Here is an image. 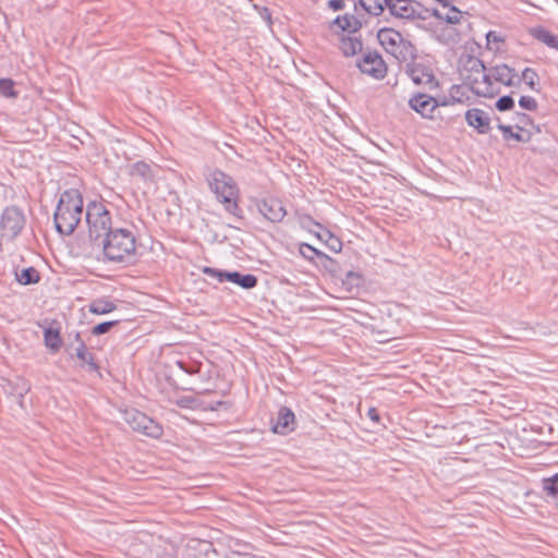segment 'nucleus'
<instances>
[{
    "label": "nucleus",
    "mask_w": 558,
    "mask_h": 558,
    "mask_svg": "<svg viewBox=\"0 0 558 558\" xmlns=\"http://www.w3.org/2000/svg\"><path fill=\"white\" fill-rule=\"evenodd\" d=\"M137 240L132 229L114 228L102 241L106 262L131 264L136 257Z\"/></svg>",
    "instance_id": "nucleus-1"
},
{
    "label": "nucleus",
    "mask_w": 558,
    "mask_h": 558,
    "mask_svg": "<svg viewBox=\"0 0 558 558\" xmlns=\"http://www.w3.org/2000/svg\"><path fill=\"white\" fill-rule=\"evenodd\" d=\"M83 215V197L75 189L64 191L59 198L53 220L57 231L62 235L73 233Z\"/></svg>",
    "instance_id": "nucleus-2"
},
{
    "label": "nucleus",
    "mask_w": 558,
    "mask_h": 558,
    "mask_svg": "<svg viewBox=\"0 0 558 558\" xmlns=\"http://www.w3.org/2000/svg\"><path fill=\"white\" fill-rule=\"evenodd\" d=\"M460 75L475 95L488 97V73L482 60L473 56L462 58Z\"/></svg>",
    "instance_id": "nucleus-3"
},
{
    "label": "nucleus",
    "mask_w": 558,
    "mask_h": 558,
    "mask_svg": "<svg viewBox=\"0 0 558 558\" xmlns=\"http://www.w3.org/2000/svg\"><path fill=\"white\" fill-rule=\"evenodd\" d=\"M208 184L210 190L216 194V197L225 206V209L235 215L238 206L239 189L234 180L221 170H214L208 177Z\"/></svg>",
    "instance_id": "nucleus-4"
},
{
    "label": "nucleus",
    "mask_w": 558,
    "mask_h": 558,
    "mask_svg": "<svg viewBox=\"0 0 558 558\" xmlns=\"http://www.w3.org/2000/svg\"><path fill=\"white\" fill-rule=\"evenodd\" d=\"M27 225L24 210L16 205L5 206L0 211V245L17 239Z\"/></svg>",
    "instance_id": "nucleus-5"
},
{
    "label": "nucleus",
    "mask_w": 558,
    "mask_h": 558,
    "mask_svg": "<svg viewBox=\"0 0 558 558\" xmlns=\"http://www.w3.org/2000/svg\"><path fill=\"white\" fill-rule=\"evenodd\" d=\"M86 222L90 239L106 236L112 228L110 211L102 203L92 202L86 208Z\"/></svg>",
    "instance_id": "nucleus-6"
},
{
    "label": "nucleus",
    "mask_w": 558,
    "mask_h": 558,
    "mask_svg": "<svg viewBox=\"0 0 558 558\" xmlns=\"http://www.w3.org/2000/svg\"><path fill=\"white\" fill-rule=\"evenodd\" d=\"M122 418L133 430L145 436L159 438L162 435L161 425L136 409L123 410Z\"/></svg>",
    "instance_id": "nucleus-7"
},
{
    "label": "nucleus",
    "mask_w": 558,
    "mask_h": 558,
    "mask_svg": "<svg viewBox=\"0 0 558 558\" xmlns=\"http://www.w3.org/2000/svg\"><path fill=\"white\" fill-rule=\"evenodd\" d=\"M388 12L400 20H426L430 10L415 0H388Z\"/></svg>",
    "instance_id": "nucleus-8"
},
{
    "label": "nucleus",
    "mask_w": 558,
    "mask_h": 558,
    "mask_svg": "<svg viewBox=\"0 0 558 558\" xmlns=\"http://www.w3.org/2000/svg\"><path fill=\"white\" fill-rule=\"evenodd\" d=\"M405 72L416 85H422L428 89H434L438 86L433 69L418 58L405 66Z\"/></svg>",
    "instance_id": "nucleus-9"
},
{
    "label": "nucleus",
    "mask_w": 558,
    "mask_h": 558,
    "mask_svg": "<svg viewBox=\"0 0 558 558\" xmlns=\"http://www.w3.org/2000/svg\"><path fill=\"white\" fill-rule=\"evenodd\" d=\"M356 65L363 74L374 80H383L387 74V65L377 52H365Z\"/></svg>",
    "instance_id": "nucleus-10"
},
{
    "label": "nucleus",
    "mask_w": 558,
    "mask_h": 558,
    "mask_svg": "<svg viewBox=\"0 0 558 558\" xmlns=\"http://www.w3.org/2000/svg\"><path fill=\"white\" fill-rule=\"evenodd\" d=\"M204 272L217 277L220 282L230 281L240 286L243 289H253L257 284V278L252 274H241L238 271H221L210 267H206Z\"/></svg>",
    "instance_id": "nucleus-11"
},
{
    "label": "nucleus",
    "mask_w": 558,
    "mask_h": 558,
    "mask_svg": "<svg viewBox=\"0 0 558 558\" xmlns=\"http://www.w3.org/2000/svg\"><path fill=\"white\" fill-rule=\"evenodd\" d=\"M305 220L315 227V230L310 229V232L315 234L318 240L324 242L330 251L339 253L342 250V242L336 235H333L331 231L324 228L320 223L315 222L310 216L304 217L302 223H304Z\"/></svg>",
    "instance_id": "nucleus-12"
},
{
    "label": "nucleus",
    "mask_w": 558,
    "mask_h": 558,
    "mask_svg": "<svg viewBox=\"0 0 558 558\" xmlns=\"http://www.w3.org/2000/svg\"><path fill=\"white\" fill-rule=\"evenodd\" d=\"M259 213L271 222H280L287 215L282 202L278 198H266L258 205Z\"/></svg>",
    "instance_id": "nucleus-13"
},
{
    "label": "nucleus",
    "mask_w": 558,
    "mask_h": 558,
    "mask_svg": "<svg viewBox=\"0 0 558 558\" xmlns=\"http://www.w3.org/2000/svg\"><path fill=\"white\" fill-rule=\"evenodd\" d=\"M410 107L420 113L423 118H432L438 102L432 96L426 94H416L409 100Z\"/></svg>",
    "instance_id": "nucleus-14"
},
{
    "label": "nucleus",
    "mask_w": 558,
    "mask_h": 558,
    "mask_svg": "<svg viewBox=\"0 0 558 558\" xmlns=\"http://www.w3.org/2000/svg\"><path fill=\"white\" fill-rule=\"evenodd\" d=\"M75 341L78 344L73 348V353H71V355L76 356L81 361V366H87L90 372H98L99 366L96 363L93 353L88 351L85 342L81 339V335L78 332L75 333Z\"/></svg>",
    "instance_id": "nucleus-15"
},
{
    "label": "nucleus",
    "mask_w": 558,
    "mask_h": 558,
    "mask_svg": "<svg viewBox=\"0 0 558 558\" xmlns=\"http://www.w3.org/2000/svg\"><path fill=\"white\" fill-rule=\"evenodd\" d=\"M294 427L295 416L292 410L287 407L280 408L277 420L272 425L274 433L287 435L288 433L294 430Z\"/></svg>",
    "instance_id": "nucleus-16"
},
{
    "label": "nucleus",
    "mask_w": 558,
    "mask_h": 558,
    "mask_svg": "<svg viewBox=\"0 0 558 558\" xmlns=\"http://www.w3.org/2000/svg\"><path fill=\"white\" fill-rule=\"evenodd\" d=\"M417 50L415 46L403 38L400 40V45L396 47L390 54L393 56L399 62L405 63V66L417 58Z\"/></svg>",
    "instance_id": "nucleus-17"
},
{
    "label": "nucleus",
    "mask_w": 558,
    "mask_h": 558,
    "mask_svg": "<svg viewBox=\"0 0 558 558\" xmlns=\"http://www.w3.org/2000/svg\"><path fill=\"white\" fill-rule=\"evenodd\" d=\"M339 49L343 56L352 57L363 50V43L356 34L342 35L339 41Z\"/></svg>",
    "instance_id": "nucleus-18"
},
{
    "label": "nucleus",
    "mask_w": 558,
    "mask_h": 558,
    "mask_svg": "<svg viewBox=\"0 0 558 558\" xmlns=\"http://www.w3.org/2000/svg\"><path fill=\"white\" fill-rule=\"evenodd\" d=\"M402 37L401 33L393 28H381L377 34L380 45L388 53L400 45Z\"/></svg>",
    "instance_id": "nucleus-19"
},
{
    "label": "nucleus",
    "mask_w": 558,
    "mask_h": 558,
    "mask_svg": "<svg viewBox=\"0 0 558 558\" xmlns=\"http://www.w3.org/2000/svg\"><path fill=\"white\" fill-rule=\"evenodd\" d=\"M441 7L439 9H435L433 14L441 21H445L449 24H458L461 21L462 12L456 7L449 5L447 1L440 2Z\"/></svg>",
    "instance_id": "nucleus-20"
},
{
    "label": "nucleus",
    "mask_w": 558,
    "mask_h": 558,
    "mask_svg": "<svg viewBox=\"0 0 558 558\" xmlns=\"http://www.w3.org/2000/svg\"><path fill=\"white\" fill-rule=\"evenodd\" d=\"M515 77L517 74L514 73V70L506 64H499L490 68V78H494L496 82L506 86L513 85Z\"/></svg>",
    "instance_id": "nucleus-21"
},
{
    "label": "nucleus",
    "mask_w": 558,
    "mask_h": 558,
    "mask_svg": "<svg viewBox=\"0 0 558 558\" xmlns=\"http://www.w3.org/2000/svg\"><path fill=\"white\" fill-rule=\"evenodd\" d=\"M469 125L478 130L480 133L488 131V118L486 113L477 108L469 109L465 113Z\"/></svg>",
    "instance_id": "nucleus-22"
},
{
    "label": "nucleus",
    "mask_w": 558,
    "mask_h": 558,
    "mask_svg": "<svg viewBox=\"0 0 558 558\" xmlns=\"http://www.w3.org/2000/svg\"><path fill=\"white\" fill-rule=\"evenodd\" d=\"M529 34L536 40L545 44L547 47L558 51V36L550 33L543 26L532 27Z\"/></svg>",
    "instance_id": "nucleus-23"
},
{
    "label": "nucleus",
    "mask_w": 558,
    "mask_h": 558,
    "mask_svg": "<svg viewBox=\"0 0 558 558\" xmlns=\"http://www.w3.org/2000/svg\"><path fill=\"white\" fill-rule=\"evenodd\" d=\"M515 128L518 129L517 132L513 131L511 125L498 124V129L502 132L504 140L506 141L526 143L531 140V134L523 130V126L515 124Z\"/></svg>",
    "instance_id": "nucleus-24"
},
{
    "label": "nucleus",
    "mask_w": 558,
    "mask_h": 558,
    "mask_svg": "<svg viewBox=\"0 0 558 558\" xmlns=\"http://www.w3.org/2000/svg\"><path fill=\"white\" fill-rule=\"evenodd\" d=\"M332 24L348 34H355L361 27V22L353 15L338 16L333 20Z\"/></svg>",
    "instance_id": "nucleus-25"
},
{
    "label": "nucleus",
    "mask_w": 558,
    "mask_h": 558,
    "mask_svg": "<svg viewBox=\"0 0 558 558\" xmlns=\"http://www.w3.org/2000/svg\"><path fill=\"white\" fill-rule=\"evenodd\" d=\"M117 308L114 302L107 298H99L92 301L88 305V311L92 314L105 315L113 312Z\"/></svg>",
    "instance_id": "nucleus-26"
},
{
    "label": "nucleus",
    "mask_w": 558,
    "mask_h": 558,
    "mask_svg": "<svg viewBox=\"0 0 558 558\" xmlns=\"http://www.w3.org/2000/svg\"><path fill=\"white\" fill-rule=\"evenodd\" d=\"M45 345L52 352H57L62 345V339L59 329L52 327L45 328L44 330Z\"/></svg>",
    "instance_id": "nucleus-27"
},
{
    "label": "nucleus",
    "mask_w": 558,
    "mask_h": 558,
    "mask_svg": "<svg viewBox=\"0 0 558 558\" xmlns=\"http://www.w3.org/2000/svg\"><path fill=\"white\" fill-rule=\"evenodd\" d=\"M130 174L134 178L142 179L143 181H149L154 177L151 167L145 161H137L133 163L130 168Z\"/></svg>",
    "instance_id": "nucleus-28"
},
{
    "label": "nucleus",
    "mask_w": 558,
    "mask_h": 558,
    "mask_svg": "<svg viewBox=\"0 0 558 558\" xmlns=\"http://www.w3.org/2000/svg\"><path fill=\"white\" fill-rule=\"evenodd\" d=\"M359 4L368 14L377 16L387 9L388 0H359Z\"/></svg>",
    "instance_id": "nucleus-29"
},
{
    "label": "nucleus",
    "mask_w": 558,
    "mask_h": 558,
    "mask_svg": "<svg viewBox=\"0 0 558 558\" xmlns=\"http://www.w3.org/2000/svg\"><path fill=\"white\" fill-rule=\"evenodd\" d=\"M16 279L21 284H32L39 280V274L34 267H27L16 274Z\"/></svg>",
    "instance_id": "nucleus-30"
},
{
    "label": "nucleus",
    "mask_w": 558,
    "mask_h": 558,
    "mask_svg": "<svg viewBox=\"0 0 558 558\" xmlns=\"http://www.w3.org/2000/svg\"><path fill=\"white\" fill-rule=\"evenodd\" d=\"M542 488L548 497L558 498V473L542 480Z\"/></svg>",
    "instance_id": "nucleus-31"
},
{
    "label": "nucleus",
    "mask_w": 558,
    "mask_h": 558,
    "mask_svg": "<svg viewBox=\"0 0 558 558\" xmlns=\"http://www.w3.org/2000/svg\"><path fill=\"white\" fill-rule=\"evenodd\" d=\"M0 96L5 98H15L17 93L14 89V83L10 78H0Z\"/></svg>",
    "instance_id": "nucleus-32"
},
{
    "label": "nucleus",
    "mask_w": 558,
    "mask_h": 558,
    "mask_svg": "<svg viewBox=\"0 0 558 558\" xmlns=\"http://www.w3.org/2000/svg\"><path fill=\"white\" fill-rule=\"evenodd\" d=\"M300 254L308 260H314L315 257L326 256L323 252L307 243L300 244Z\"/></svg>",
    "instance_id": "nucleus-33"
},
{
    "label": "nucleus",
    "mask_w": 558,
    "mask_h": 558,
    "mask_svg": "<svg viewBox=\"0 0 558 558\" xmlns=\"http://www.w3.org/2000/svg\"><path fill=\"white\" fill-rule=\"evenodd\" d=\"M523 81L532 88L535 89V85L537 83L538 75L535 70L526 68L522 72Z\"/></svg>",
    "instance_id": "nucleus-34"
},
{
    "label": "nucleus",
    "mask_w": 558,
    "mask_h": 558,
    "mask_svg": "<svg viewBox=\"0 0 558 558\" xmlns=\"http://www.w3.org/2000/svg\"><path fill=\"white\" fill-rule=\"evenodd\" d=\"M117 324H118V320H109V322L100 323L93 327L92 333L94 336L104 335V333L108 332Z\"/></svg>",
    "instance_id": "nucleus-35"
},
{
    "label": "nucleus",
    "mask_w": 558,
    "mask_h": 558,
    "mask_svg": "<svg viewBox=\"0 0 558 558\" xmlns=\"http://www.w3.org/2000/svg\"><path fill=\"white\" fill-rule=\"evenodd\" d=\"M177 404L182 409H192V410L198 409L201 407V403L198 402V400L196 398L187 397V396L179 399L177 401Z\"/></svg>",
    "instance_id": "nucleus-36"
},
{
    "label": "nucleus",
    "mask_w": 558,
    "mask_h": 558,
    "mask_svg": "<svg viewBox=\"0 0 558 558\" xmlns=\"http://www.w3.org/2000/svg\"><path fill=\"white\" fill-rule=\"evenodd\" d=\"M514 106V100L511 96L509 95H505V96H501L497 102H496V108L499 110V111H507V110H510L512 109Z\"/></svg>",
    "instance_id": "nucleus-37"
},
{
    "label": "nucleus",
    "mask_w": 558,
    "mask_h": 558,
    "mask_svg": "<svg viewBox=\"0 0 558 558\" xmlns=\"http://www.w3.org/2000/svg\"><path fill=\"white\" fill-rule=\"evenodd\" d=\"M519 106L522 109L534 111L537 109V101L531 96H521L519 99Z\"/></svg>",
    "instance_id": "nucleus-38"
},
{
    "label": "nucleus",
    "mask_w": 558,
    "mask_h": 558,
    "mask_svg": "<svg viewBox=\"0 0 558 558\" xmlns=\"http://www.w3.org/2000/svg\"><path fill=\"white\" fill-rule=\"evenodd\" d=\"M31 389L28 383L23 378H17L15 392L19 397H24Z\"/></svg>",
    "instance_id": "nucleus-39"
},
{
    "label": "nucleus",
    "mask_w": 558,
    "mask_h": 558,
    "mask_svg": "<svg viewBox=\"0 0 558 558\" xmlns=\"http://www.w3.org/2000/svg\"><path fill=\"white\" fill-rule=\"evenodd\" d=\"M517 120H518L517 124H519V125H521L523 128L529 125V124H532L531 118L527 114H525V113L518 112L517 113Z\"/></svg>",
    "instance_id": "nucleus-40"
},
{
    "label": "nucleus",
    "mask_w": 558,
    "mask_h": 558,
    "mask_svg": "<svg viewBox=\"0 0 558 558\" xmlns=\"http://www.w3.org/2000/svg\"><path fill=\"white\" fill-rule=\"evenodd\" d=\"M367 416L375 423H379V414L375 408H369L367 411Z\"/></svg>",
    "instance_id": "nucleus-41"
},
{
    "label": "nucleus",
    "mask_w": 558,
    "mask_h": 558,
    "mask_svg": "<svg viewBox=\"0 0 558 558\" xmlns=\"http://www.w3.org/2000/svg\"><path fill=\"white\" fill-rule=\"evenodd\" d=\"M343 1H344V0H329V1H328V5H329L332 10L337 11V10H340V9H342V8H343V5H344V4H343Z\"/></svg>",
    "instance_id": "nucleus-42"
},
{
    "label": "nucleus",
    "mask_w": 558,
    "mask_h": 558,
    "mask_svg": "<svg viewBox=\"0 0 558 558\" xmlns=\"http://www.w3.org/2000/svg\"><path fill=\"white\" fill-rule=\"evenodd\" d=\"M178 366H179L182 371H184L185 373L191 374V375H192V374H195V373L197 372V368H195V367H186V366H185V364H184V362H182V361H179V362H178Z\"/></svg>",
    "instance_id": "nucleus-43"
},
{
    "label": "nucleus",
    "mask_w": 558,
    "mask_h": 558,
    "mask_svg": "<svg viewBox=\"0 0 558 558\" xmlns=\"http://www.w3.org/2000/svg\"><path fill=\"white\" fill-rule=\"evenodd\" d=\"M504 37L497 35L495 32L490 31V43L499 44L504 43Z\"/></svg>",
    "instance_id": "nucleus-44"
},
{
    "label": "nucleus",
    "mask_w": 558,
    "mask_h": 558,
    "mask_svg": "<svg viewBox=\"0 0 558 558\" xmlns=\"http://www.w3.org/2000/svg\"><path fill=\"white\" fill-rule=\"evenodd\" d=\"M260 15L264 20H266L268 23L271 22V14L269 12V10L267 8H264L263 11L260 12Z\"/></svg>",
    "instance_id": "nucleus-45"
},
{
    "label": "nucleus",
    "mask_w": 558,
    "mask_h": 558,
    "mask_svg": "<svg viewBox=\"0 0 558 558\" xmlns=\"http://www.w3.org/2000/svg\"><path fill=\"white\" fill-rule=\"evenodd\" d=\"M220 404H221V402H220V401H218V402L216 403V407H210L209 409H210L211 411H215V410H217V407H218V405H220Z\"/></svg>",
    "instance_id": "nucleus-46"
},
{
    "label": "nucleus",
    "mask_w": 558,
    "mask_h": 558,
    "mask_svg": "<svg viewBox=\"0 0 558 558\" xmlns=\"http://www.w3.org/2000/svg\"><path fill=\"white\" fill-rule=\"evenodd\" d=\"M485 40H486V45L488 46V33L485 34Z\"/></svg>",
    "instance_id": "nucleus-47"
},
{
    "label": "nucleus",
    "mask_w": 558,
    "mask_h": 558,
    "mask_svg": "<svg viewBox=\"0 0 558 558\" xmlns=\"http://www.w3.org/2000/svg\"><path fill=\"white\" fill-rule=\"evenodd\" d=\"M458 89H459V87H458V86H452V92H453V90H458Z\"/></svg>",
    "instance_id": "nucleus-48"
}]
</instances>
